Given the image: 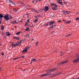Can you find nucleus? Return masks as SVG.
Returning <instances> with one entry per match:
<instances>
[{"label": "nucleus", "mask_w": 79, "mask_h": 79, "mask_svg": "<svg viewBox=\"0 0 79 79\" xmlns=\"http://www.w3.org/2000/svg\"><path fill=\"white\" fill-rule=\"evenodd\" d=\"M76 55L77 56V59H76L73 60V63L79 62V54H76Z\"/></svg>", "instance_id": "obj_1"}, {"label": "nucleus", "mask_w": 79, "mask_h": 79, "mask_svg": "<svg viewBox=\"0 0 79 79\" xmlns=\"http://www.w3.org/2000/svg\"><path fill=\"white\" fill-rule=\"evenodd\" d=\"M7 2H9L10 3V5L12 6H15L16 5H15V4L14 3V2H13V1H12L11 0H7Z\"/></svg>", "instance_id": "obj_2"}, {"label": "nucleus", "mask_w": 79, "mask_h": 79, "mask_svg": "<svg viewBox=\"0 0 79 79\" xmlns=\"http://www.w3.org/2000/svg\"><path fill=\"white\" fill-rule=\"evenodd\" d=\"M57 69H58V68H57L50 69L48 70L47 71V72L48 73V72H51L52 71H56V70H57Z\"/></svg>", "instance_id": "obj_3"}, {"label": "nucleus", "mask_w": 79, "mask_h": 79, "mask_svg": "<svg viewBox=\"0 0 79 79\" xmlns=\"http://www.w3.org/2000/svg\"><path fill=\"white\" fill-rule=\"evenodd\" d=\"M68 61H65L62 62H60L58 63L57 64V66H60V65H61V64H64V63H67Z\"/></svg>", "instance_id": "obj_4"}, {"label": "nucleus", "mask_w": 79, "mask_h": 79, "mask_svg": "<svg viewBox=\"0 0 79 79\" xmlns=\"http://www.w3.org/2000/svg\"><path fill=\"white\" fill-rule=\"evenodd\" d=\"M55 22L54 21H51L50 22H49L48 23H47V26H49V25H53V24H55Z\"/></svg>", "instance_id": "obj_5"}, {"label": "nucleus", "mask_w": 79, "mask_h": 79, "mask_svg": "<svg viewBox=\"0 0 79 79\" xmlns=\"http://www.w3.org/2000/svg\"><path fill=\"white\" fill-rule=\"evenodd\" d=\"M9 15L8 14H6V15H5L4 17V18L6 20H9Z\"/></svg>", "instance_id": "obj_6"}, {"label": "nucleus", "mask_w": 79, "mask_h": 79, "mask_svg": "<svg viewBox=\"0 0 79 79\" xmlns=\"http://www.w3.org/2000/svg\"><path fill=\"white\" fill-rule=\"evenodd\" d=\"M49 10V8H48V6H46L45 7L44 9V11H47Z\"/></svg>", "instance_id": "obj_7"}, {"label": "nucleus", "mask_w": 79, "mask_h": 79, "mask_svg": "<svg viewBox=\"0 0 79 79\" xmlns=\"http://www.w3.org/2000/svg\"><path fill=\"white\" fill-rule=\"evenodd\" d=\"M57 2L59 3L60 5H62V4H63V3L62 2V0H58L57 1Z\"/></svg>", "instance_id": "obj_8"}, {"label": "nucleus", "mask_w": 79, "mask_h": 79, "mask_svg": "<svg viewBox=\"0 0 79 79\" xmlns=\"http://www.w3.org/2000/svg\"><path fill=\"white\" fill-rule=\"evenodd\" d=\"M9 20L10 19H13V18H14V17H12V16H11V15H9Z\"/></svg>", "instance_id": "obj_9"}, {"label": "nucleus", "mask_w": 79, "mask_h": 79, "mask_svg": "<svg viewBox=\"0 0 79 79\" xmlns=\"http://www.w3.org/2000/svg\"><path fill=\"white\" fill-rule=\"evenodd\" d=\"M56 8H57V7H56V6L55 7H53L52 8V10H57L58 9H56Z\"/></svg>", "instance_id": "obj_10"}, {"label": "nucleus", "mask_w": 79, "mask_h": 79, "mask_svg": "<svg viewBox=\"0 0 79 79\" xmlns=\"http://www.w3.org/2000/svg\"><path fill=\"white\" fill-rule=\"evenodd\" d=\"M14 39H16V40H19L20 39V38H19V37H14Z\"/></svg>", "instance_id": "obj_11"}, {"label": "nucleus", "mask_w": 79, "mask_h": 79, "mask_svg": "<svg viewBox=\"0 0 79 79\" xmlns=\"http://www.w3.org/2000/svg\"><path fill=\"white\" fill-rule=\"evenodd\" d=\"M21 42H22L21 40H20V42L19 41H18L17 43V44H18V45H19V44H20V45L21 44Z\"/></svg>", "instance_id": "obj_12"}, {"label": "nucleus", "mask_w": 79, "mask_h": 79, "mask_svg": "<svg viewBox=\"0 0 79 79\" xmlns=\"http://www.w3.org/2000/svg\"><path fill=\"white\" fill-rule=\"evenodd\" d=\"M51 5L52 6H56V7H58V5H57L55 4V3H52Z\"/></svg>", "instance_id": "obj_13"}, {"label": "nucleus", "mask_w": 79, "mask_h": 79, "mask_svg": "<svg viewBox=\"0 0 79 79\" xmlns=\"http://www.w3.org/2000/svg\"><path fill=\"white\" fill-rule=\"evenodd\" d=\"M10 23L11 24H16V21H12L10 22Z\"/></svg>", "instance_id": "obj_14"}, {"label": "nucleus", "mask_w": 79, "mask_h": 79, "mask_svg": "<svg viewBox=\"0 0 79 79\" xmlns=\"http://www.w3.org/2000/svg\"><path fill=\"white\" fill-rule=\"evenodd\" d=\"M27 49H26V48H25V49L23 50L22 51L23 53H24V52H27Z\"/></svg>", "instance_id": "obj_15"}, {"label": "nucleus", "mask_w": 79, "mask_h": 79, "mask_svg": "<svg viewBox=\"0 0 79 79\" xmlns=\"http://www.w3.org/2000/svg\"><path fill=\"white\" fill-rule=\"evenodd\" d=\"M45 74V76H48V75H50V74H51V73L49 72L48 73H46Z\"/></svg>", "instance_id": "obj_16"}, {"label": "nucleus", "mask_w": 79, "mask_h": 79, "mask_svg": "<svg viewBox=\"0 0 79 79\" xmlns=\"http://www.w3.org/2000/svg\"><path fill=\"white\" fill-rule=\"evenodd\" d=\"M21 33H22V31L18 32L15 34V35H19V34H21Z\"/></svg>", "instance_id": "obj_17"}, {"label": "nucleus", "mask_w": 79, "mask_h": 79, "mask_svg": "<svg viewBox=\"0 0 79 79\" xmlns=\"http://www.w3.org/2000/svg\"><path fill=\"white\" fill-rule=\"evenodd\" d=\"M61 74L60 73H56L55 74V76H58V75H59V74Z\"/></svg>", "instance_id": "obj_18"}, {"label": "nucleus", "mask_w": 79, "mask_h": 79, "mask_svg": "<svg viewBox=\"0 0 79 79\" xmlns=\"http://www.w3.org/2000/svg\"><path fill=\"white\" fill-rule=\"evenodd\" d=\"M6 33L7 34V36H10V35H11V34L9 33L8 32H6Z\"/></svg>", "instance_id": "obj_19"}, {"label": "nucleus", "mask_w": 79, "mask_h": 79, "mask_svg": "<svg viewBox=\"0 0 79 79\" xmlns=\"http://www.w3.org/2000/svg\"><path fill=\"white\" fill-rule=\"evenodd\" d=\"M20 3H21V4H22L23 6H25V4H24V3H23V2H20Z\"/></svg>", "instance_id": "obj_20"}, {"label": "nucleus", "mask_w": 79, "mask_h": 79, "mask_svg": "<svg viewBox=\"0 0 79 79\" xmlns=\"http://www.w3.org/2000/svg\"><path fill=\"white\" fill-rule=\"evenodd\" d=\"M0 17L2 19V18H3V17H4L3 15H2V14H0Z\"/></svg>", "instance_id": "obj_21"}, {"label": "nucleus", "mask_w": 79, "mask_h": 79, "mask_svg": "<svg viewBox=\"0 0 79 79\" xmlns=\"http://www.w3.org/2000/svg\"><path fill=\"white\" fill-rule=\"evenodd\" d=\"M32 61H33L34 62H35L37 61V60L35 59H34L32 60Z\"/></svg>", "instance_id": "obj_22"}, {"label": "nucleus", "mask_w": 79, "mask_h": 79, "mask_svg": "<svg viewBox=\"0 0 79 79\" xmlns=\"http://www.w3.org/2000/svg\"><path fill=\"white\" fill-rule=\"evenodd\" d=\"M34 22L35 23H37V22H38V19H35L34 20Z\"/></svg>", "instance_id": "obj_23"}, {"label": "nucleus", "mask_w": 79, "mask_h": 79, "mask_svg": "<svg viewBox=\"0 0 79 79\" xmlns=\"http://www.w3.org/2000/svg\"><path fill=\"white\" fill-rule=\"evenodd\" d=\"M4 27L3 26H1V30L2 31V30H3V29H4Z\"/></svg>", "instance_id": "obj_24"}, {"label": "nucleus", "mask_w": 79, "mask_h": 79, "mask_svg": "<svg viewBox=\"0 0 79 79\" xmlns=\"http://www.w3.org/2000/svg\"><path fill=\"white\" fill-rule=\"evenodd\" d=\"M50 76L51 77H54V76H55V74H52V75H50Z\"/></svg>", "instance_id": "obj_25"}, {"label": "nucleus", "mask_w": 79, "mask_h": 79, "mask_svg": "<svg viewBox=\"0 0 79 79\" xmlns=\"http://www.w3.org/2000/svg\"><path fill=\"white\" fill-rule=\"evenodd\" d=\"M53 27H54V28H55V27H53V25L52 26H51V27H49V29H51L52 28H53Z\"/></svg>", "instance_id": "obj_26"}, {"label": "nucleus", "mask_w": 79, "mask_h": 79, "mask_svg": "<svg viewBox=\"0 0 79 79\" xmlns=\"http://www.w3.org/2000/svg\"><path fill=\"white\" fill-rule=\"evenodd\" d=\"M29 29V28L28 27H27V28L25 29V31H28Z\"/></svg>", "instance_id": "obj_27"}, {"label": "nucleus", "mask_w": 79, "mask_h": 79, "mask_svg": "<svg viewBox=\"0 0 79 79\" xmlns=\"http://www.w3.org/2000/svg\"><path fill=\"white\" fill-rule=\"evenodd\" d=\"M30 47H31V46L29 45H28L27 48H26V49H29V48H30Z\"/></svg>", "instance_id": "obj_28"}, {"label": "nucleus", "mask_w": 79, "mask_h": 79, "mask_svg": "<svg viewBox=\"0 0 79 79\" xmlns=\"http://www.w3.org/2000/svg\"><path fill=\"white\" fill-rule=\"evenodd\" d=\"M64 55V52H61L60 56H62V55Z\"/></svg>", "instance_id": "obj_29"}, {"label": "nucleus", "mask_w": 79, "mask_h": 79, "mask_svg": "<svg viewBox=\"0 0 79 79\" xmlns=\"http://www.w3.org/2000/svg\"><path fill=\"white\" fill-rule=\"evenodd\" d=\"M70 35H71V34L66 35V37H69V36H70Z\"/></svg>", "instance_id": "obj_30"}, {"label": "nucleus", "mask_w": 79, "mask_h": 79, "mask_svg": "<svg viewBox=\"0 0 79 79\" xmlns=\"http://www.w3.org/2000/svg\"><path fill=\"white\" fill-rule=\"evenodd\" d=\"M66 13H67V14H69L70 13V12L69 11H66Z\"/></svg>", "instance_id": "obj_31"}, {"label": "nucleus", "mask_w": 79, "mask_h": 79, "mask_svg": "<svg viewBox=\"0 0 79 79\" xmlns=\"http://www.w3.org/2000/svg\"><path fill=\"white\" fill-rule=\"evenodd\" d=\"M34 17L35 18H37V19H38V15H35Z\"/></svg>", "instance_id": "obj_32"}, {"label": "nucleus", "mask_w": 79, "mask_h": 79, "mask_svg": "<svg viewBox=\"0 0 79 79\" xmlns=\"http://www.w3.org/2000/svg\"><path fill=\"white\" fill-rule=\"evenodd\" d=\"M39 43V42H37L35 43V45L36 47H37V45H38V44Z\"/></svg>", "instance_id": "obj_33"}, {"label": "nucleus", "mask_w": 79, "mask_h": 79, "mask_svg": "<svg viewBox=\"0 0 79 79\" xmlns=\"http://www.w3.org/2000/svg\"><path fill=\"white\" fill-rule=\"evenodd\" d=\"M18 58H20L17 57L13 59V60H17V59H18Z\"/></svg>", "instance_id": "obj_34"}, {"label": "nucleus", "mask_w": 79, "mask_h": 79, "mask_svg": "<svg viewBox=\"0 0 79 79\" xmlns=\"http://www.w3.org/2000/svg\"><path fill=\"white\" fill-rule=\"evenodd\" d=\"M44 10V9H40V10H39V11H43V10Z\"/></svg>", "instance_id": "obj_35"}, {"label": "nucleus", "mask_w": 79, "mask_h": 79, "mask_svg": "<svg viewBox=\"0 0 79 79\" xmlns=\"http://www.w3.org/2000/svg\"><path fill=\"white\" fill-rule=\"evenodd\" d=\"M44 76H45V74H43V75H41V77H42Z\"/></svg>", "instance_id": "obj_36"}, {"label": "nucleus", "mask_w": 79, "mask_h": 79, "mask_svg": "<svg viewBox=\"0 0 79 79\" xmlns=\"http://www.w3.org/2000/svg\"><path fill=\"white\" fill-rule=\"evenodd\" d=\"M75 20L77 21V20H79V17L77 18Z\"/></svg>", "instance_id": "obj_37"}, {"label": "nucleus", "mask_w": 79, "mask_h": 79, "mask_svg": "<svg viewBox=\"0 0 79 79\" xmlns=\"http://www.w3.org/2000/svg\"><path fill=\"white\" fill-rule=\"evenodd\" d=\"M25 56H21L20 57V58H24Z\"/></svg>", "instance_id": "obj_38"}, {"label": "nucleus", "mask_w": 79, "mask_h": 79, "mask_svg": "<svg viewBox=\"0 0 79 79\" xmlns=\"http://www.w3.org/2000/svg\"><path fill=\"white\" fill-rule=\"evenodd\" d=\"M71 21H69L67 22V24H69V23H71Z\"/></svg>", "instance_id": "obj_39"}, {"label": "nucleus", "mask_w": 79, "mask_h": 79, "mask_svg": "<svg viewBox=\"0 0 79 79\" xmlns=\"http://www.w3.org/2000/svg\"><path fill=\"white\" fill-rule=\"evenodd\" d=\"M5 35V33H4V32H2V35Z\"/></svg>", "instance_id": "obj_40"}, {"label": "nucleus", "mask_w": 79, "mask_h": 79, "mask_svg": "<svg viewBox=\"0 0 79 79\" xmlns=\"http://www.w3.org/2000/svg\"><path fill=\"white\" fill-rule=\"evenodd\" d=\"M12 47H16V46H15V45L14 44H12Z\"/></svg>", "instance_id": "obj_41"}, {"label": "nucleus", "mask_w": 79, "mask_h": 79, "mask_svg": "<svg viewBox=\"0 0 79 79\" xmlns=\"http://www.w3.org/2000/svg\"><path fill=\"white\" fill-rule=\"evenodd\" d=\"M31 11H34V10H34V9L32 8V9H31Z\"/></svg>", "instance_id": "obj_42"}, {"label": "nucleus", "mask_w": 79, "mask_h": 79, "mask_svg": "<svg viewBox=\"0 0 79 79\" xmlns=\"http://www.w3.org/2000/svg\"><path fill=\"white\" fill-rule=\"evenodd\" d=\"M15 47H16V46H18V44L17 43L15 44Z\"/></svg>", "instance_id": "obj_43"}, {"label": "nucleus", "mask_w": 79, "mask_h": 79, "mask_svg": "<svg viewBox=\"0 0 79 79\" xmlns=\"http://www.w3.org/2000/svg\"><path fill=\"white\" fill-rule=\"evenodd\" d=\"M62 13H63L64 14H65V13H66V11H62Z\"/></svg>", "instance_id": "obj_44"}, {"label": "nucleus", "mask_w": 79, "mask_h": 79, "mask_svg": "<svg viewBox=\"0 0 79 79\" xmlns=\"http://www.w3.org/2000/svg\"><path fill=\"white\" fill-rule=\"evenodd\" d=\"M30 21V20H29V19H28L27 20V23H29V21Z\"/></svg>", "instance_id": "obj_45"}, {"label": "nucleus", "mask_w": 79, "mask_h": 79, "mask_svg": "<svg viewBox=\"0 0 79 79\" xmlns=\"http://www.w3.org/2000/svg\"><path fill=\"white\" fill-rule=\"evenodd\" d=\"M57 22H58V23H61V20H58Z\"/></svg>", "instance_id": "obj_46"}, {"label": "nucleus", "mask_w": 79, "mask_h": 79, "mask_svg": "<svg viewBox=\"0 0 79 79\" xmlns=\"http://www.w3.org/2000/svg\"><path fill=\"white\" fill-rule=\"evenodd\" d=\"M44 26H48V25H47V23L46 24H44Z\"/></svg>", "instance_id": "obj_47"}, {"label": "nucleus", "mask_w": 79, "mask_h": 79, "mask_svg": "<svg viewBox=\"0 0 79 79\" xmlns=\"http://www.w3.org/2000/svg\"><path fill=\"white\" fill-rule=\"evenodd\" d=\"M40 16H41L40 15H38V17H39V18H40Z\"/></svg>", "instance_id": "obj_48"}, {"label": "nucleus", "mask_w": 79, "mask_h": 79, "mask_svg": "<svg viewBox=\"0 0 79 79\" xmlns=\"http://www.w3.org/2000/svg\"><path fill=\"white\" fill-rule=\"evenodd\" d=\"M1 55H2L3 56V55H4V53H3V52H2V53H1Z\"/></svg>", "instance_id": "obj_49"}, {"label": "nucleus", "mask_w": 79, "mask_h": 79, "mask_svg": "<svg viewBox=\"0 0 79 79\" xmlns=\"http://www.w3.org/2000/svg\"><path fill=\"white\" fill-rule=\"evenodd\" d=\"M2 20H1L0 21V24H2Z\"/></svg>", "instance_id": "obj_50"}, {"label": "nucleus", "mask_w": 79, "mask_h": 79, "mask_svg": "<svg viewBox=\"0 0 79 79\" xmlns=\"http://www.w3.org/2000/svg\"><path fill=\"white\" fill-rule=\"evenodd\" d=\"M52 26H53V27H56V26L55 25H52Z\"/></svg>", "instance_id": "obj_51"}, {"label": "nucleus", "mask_w": 79, "mask_h": 79, "mask_svg": "<svg viewBox=\"0 0 79 79\" xmlns=\"http://www.w3.org/2000/svg\"><path fill=\"white\" fill-rule=\"evenodd\" d=\"M27 23L26 22V23H25V26H27Z\"/></svg>", "instance_id": "obj_52"}, {"label": "nucleus", "mask_w": 79, "mask_h": 79, "mask_svg": "<svg viewBox=\"0 0 79 79\" xmlns=\"http://www.w3.org/2000/svg\"><path fill=\"white\" fill-rule=\"evenodd\" d=\"M14 12H15V13H16V12H17V10H14Z\"/></svg>", "instance_id": "obj_53"}, {"label": "nucleus", "mask_w": 79, "mask_h": 79, "mask_svg": "<svg viewBox=\"0 0 79 79\" xmlns=\"http://www.w3.org/2000/svg\"><path fill=\"white\" fill-rule=\"evenodd\" d=\"M23 41H24L25 42H26V40L25 39H23Z\"/></svg>", "instance_id": "obj_54"}, {"label": "nucleus", "mask_w": 79, "mask_h": 79, "mask_svg": "<svg viewBox=\"0 0 79 79\" xmlns=\"http://www.w3.org/2000/svg\"><path fill=\"white\" fill-rule=\"evenodd\" d=\"M27 37H29V34L28 33L27 34Z\"/></svg>", "instance_id": "obj_55"}, {"label": "nucleus", "mask_w": 79, "mask_h": 79, "mask_svg": "<svg viewBox=\"0 0 79 79\" xmlns=\"http://www.w3.org/2000/svg\"><path fill=\"white\" fill-rule=\"evenodd\" d=\"M64 3L65 4H66V3H67L68 2H67L65 1L64 2Z\"/></svg>", "instance_id": "obj_56"}, {"label": "nucleus", "mask_w": 79, "mask_h": 79, "mask_svg": "<svg viewBox=\"0 0 79 79\" xmlns=\"http://www.w3.org/2000/svg\"><path fill=\"white\" fill-rule=\"evenodd\" d=\"M27 16L28 18H29V14H27Z\"/></svg>", "instance_id": "obj_57"}, {"label": "nucleus", "mask_w": 79, "mask_h": 79, "mask_svg": "<svg viewBox=\"0 0 79 79\" xmlns=\"http://www.w3.org/2000/svg\"><path fill=\"white\" fill-rule=\"evenodd\" d=\"M34 2H35V1H32V3H34Z\"/></svg>", "instance_id": "obj_58"}, {"label": "nucleus", "mask_w": 79, "mask_h": 79, "mask_svg": "<svg viewBox=\"0 0 79 79\" xmlns=\"http://www.w3.org/2000/svg\"><path fill=\"white\" fill-rule=\"evenodd\" d=\"M65 24H68V22H66L65 23Z\"/></svg>", "instance_id": "obj_59"}, {"label": "nucleus", "mask_w": 79, "mask_h": 79, "mask_svg": "<svg viewBox=\"0 0 79 79\" xmlns=\"http://www.w3.org/2000/svg\"><path fill=\"white\" fill-rule=\"evenodd\" d=\"M74 79H79V78H74Z\"/></svg>", "instance_id": "obj_60"}, {"label": "nucleus", "mask_w": 79, "mask_h": 79, "mask_svg": "<svg viewBox=\"0 0 79 79\" xmlns=\"http://www.w3.org/2000/svg\"><path fill=\"white\" fill-rule=\"evenodd\" d=\"M29 27H32V26H31V25H29Z\"/></svg>", "instance_id": "obj_61"}, {"label": "nucleus", "mask_w": 79, "mask_h": 79, "mask_svg": "<svg viewBox=\"0 0 79 79\" xmlns=\"http://www.w3.org/2000/svg\"><path fill=\"white\" fill-rule=\"evenodd\" d=\"M1 69V67H0V71H2Z\"/></svg>", "instance_id": "obj_62"}, {"label": "nucleus", "mask_w": 79, "mask_h": 79, "mask_svg": "<svg viewBox=\"0 0 79 79\" xmlns=\"http://www.w3.org/2000/svg\"><path fill=\"white\" fill-rule=\"evenodd\" d=\"M63 21H64V22H65V21H66V20H64Z\"/></svg>", "instance_id": "obj_63"}, {"label": "nucleus", "mask_w": 79, "mask_h": 79, "mask_svg": "<svg viewBox=\"0 0 79 79\" xmlns=\"http://www.w3.org/2000/svg\"><path fill=\"white\" fill-rule=\"evenodd\" d=\"M15 28H16L17 27V26H15Z\"/></svg>", "instance_id": "obj_64"}]
</instances>
